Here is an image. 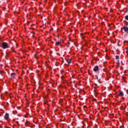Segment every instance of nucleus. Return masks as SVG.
<instances>
[{
    "mask_svg": "<svg viewBox=\"0 0 128 128\" xmlns=\"http://www.w3.org/2000/svg\"><path fill=\"white\" fill-rule=\"evenodd\" d=\"M10 45L6 42H4L2 43L1 47L4 49L7 48L9 47Z\"/></svg>",
    "mask_w": 128,
    "mask_h": 128,
    "instance_id": "obj_1",
    "label": "nucleus"
},
{
    "mask_svg": "<svg viewBox=\"0 0 128 128\" xmlns=\"http://www.w3.org/2000/svg\"><path fill=\"white\" fill-rule=\"evenodd\" d=\"M122 28L123 29L124 32L128 34V27L124 26Z\"/></svg>",
    "mask_w": 128,
    "mask_h": 128,
    "instance_id": "obj_2",
    "label": "nucleus"
},
{
    "mask_svg": "<svg viewBox=\"0 0 128 128\" xmlns=\"http://www.w3.org/2000/svg\"><path fill=\"white\" fill-rule=\"evenodd\" d=\"M98 66H96L93 69V70L94 72H96L98 70Z\"/></svg>",
    "mask_w": 128,
    "mask_h": 128,
    "instance_id": "obj_3",
    "label": "nucleus"
},
{
    "mask_svg": "<svg viewBox=\"0 0 128 128\" xmlns=\"http://www.w3.org/2000/svg\"><path fill=\"white\" fill-rule=\"evenodd\" d=\"M9 118V114L8 113H6L4 116V118L5 120H7Z\"/></svg>",
    "mask_w": 128,
    "mask_h": 128,
    "instance_id": "obj_4",
    "label": "nucleus"
},
{
    "mask_svg": "<svg viewBox=\"0 0 128 128\" xmlns=\"http://www.w3.org/2000/svg\"><path fill=\"white\" fill-rule=\"evenodd\" d=\"M120 93L118 94V96H122L123 95V93L121 91H119Z\"/></svg>",
    "mask_w": 128,
    "mask_h": 128,
    "instance_id": "obj_5",
    "label": "nucleus"
},
{
    "mask_svg": "<svg viewBox=\"0 0 128 128\" xmlns=\"http://www.w3.org/2000/svg\"><path fill=\"white\" fill-rule=\"evenodd\" d=\"M16 74L14 73H13L11 74V75L12 77L14 78H15L14 76L16 75Z\"/></svg>",
    "mask_w": 128,
    "mask_h": 128,
    "instance_id": "obj_6",
    "label": "nucleus"
},
{
    "mask_svg": "<svg viewBox=\"0 0 128 128\" xmlns=\"http://www.w3.org/2000/svg\"><path fill=\"white\" fill-rule=\"evenodd\" d=\"M116 63L117 64V66L118 67L120 66V63L118 60H117L116 61Z\"/></svg>",
    "mask_w": 128,
    "mask_h": 128,
    "instance_id": "obj_7",
    "label": "nucleus"
},
{
    "mask_svg": "<svg viewBox=\"0 0 128 128\" xmlns=\"http://www.w3.org/2000/svg\"><path fill=\"white\" fill-rule=\"evenodd\" d=\"M71 60L70 59H68L66 60L68 64H69L71 62Z\"/></svg>",
    "mask_w": 128,
    "mask_h": 128,
    "instance_id": "obj_8",
    "label": "nucleus"
},
{
    "mask_svg": "<svg viewBox=\"0 0 128 128\" xmlns=\"http://www.w3.org/2000/svg\"><path fill=\"white\" fill-rule=\"evenodd\" d=\"M61 42L60 40V41H58V42H56V45H58L60 44Z\"/></svg>",
    "mask_w": 128,
    "mask_h": 128,
    "instance_id": "obj_9",
    "label": "nucleus"
},
{
    "mask_svg": "<svg viewBox=\"0 0 128 128\" xmlns=\"http://www.w3.org/2000/svg\"><path fill=\"white\" fill-rule=\"evenodd\" d=\"M125 18L126 20H128V15H127L125 16Z\"/></svg>",
    "mask_w": 128,
    "mask_h": 128,
    "instance_id": "obj_10",
    "label": "nucleus"
},
{
    "mask_svg": "<svg viewBox=\"0 0 128 128\" xmlns=\"http://www.w3.org/2000/svg\"><path fill=\"white\" fill-rule=\"evenodd\" d=\"M4 72V71H0V74H1V75L2 76V74Z\"/></svg>",
    "mask_w": 128,
    "mask_h": 128,
    "instance_id": "obj_11",
    "label": "nucleus"
},
{
    "mask_svg": "<svg viewBox=\"0 0 128 128\" xmlns=\"http://www.w3.org/2000/svg\"><path fill=\"white\" fill-rule=\"evenodd\" d=\"M115 57H116V60H118L119 58V56H115Z\"/></svg>",
    "mask_w": 128,
    "mask_h": 128,
    "instance_id": "obj_12",
    "label": "nucleus"
},
{
    "mask_svg": "<svg viewBox=\"0 0 128 128\" xmlns=\"http://www.w3.org/2000/svg\"><path fill=\"white\" fill-rule=\"evenodd\" d=\"M16 124H18V121H17L16 122Z\"/></svg>",
    "mask_w": 128,
    "mask_h": 128,
    "instance_id": "obj_13",
    "label": "nucleus"
},
{
    "mask_svg": "<svg viewBox=\"0 0 128 128\" xmlns=\"http://www.w3.org/2000/svg\"><path fill=\"white\" fill-rule=\"evenodd\" d=\"M98 82H99V83H100V80H98Z\"/></svg>",
    "mask_w": 128,
    "mask_h": 128,
    "instance_id": "obj_14",
    "label": "nucleus"
},
{
    "mask_svg": "<svg viewBox=\"0 0 128 128\" xmlns=\"http://www.w3.org/2000/svg\"><path fill=\"white\" fill-rule=\"evenodd\" d=\"M95 76L96 77V78L98 79V77L97 76V75H96Z\"/></svg>",
    "mask_w": 128,
    "mask_h": 128,
    "instance_id": "obj_15",
    "label": "nucleus"
},
{
    "mask_svg": "<svg viewBox=\"0 0 128 128\" xmlns=\"http://www.w3.org/2000/svg\"><path fill=\"white\" fill-rule=\"evenodd\" d=\"M86 107V106H84V108Z\"/></svg>",
    "mask_w": 128,
    "mask_h": 128,
    "instance_id": "obj_16",
    "label": "nucleus"
},
{
    "mask_svg": "<svg viewBox=\"0 0 128 128\" xmlns=\"http://www.w3.org/2000/svg\"><path fill=\"white\" fill-rule=\"evenodd\" d=\"M56 54L57 55H58L59 54L58 53H56Z\"/></svg>",
    "mask_w": 128,
    "mask_h": 128,
    "instance_id": "obj_17",
    "label": "nucleus"
},
{
    "mask_svg": "<svg viewBox=\"0 0 128 128\" xmlns=\"http://www.w3.org/2000/svg\"><path fill=\"white\" fill-rule=\"evenodd\" d=\"M94 92H96V90H94Z\"/></svg>",
    "mask_w": 128,
    "mask_h": 128,
    "instance_id": "obj_18",
    "label": "nucleus"
},
{
    "mask_svg": "<svg viewBox=\"0 0 128 128\" xmlns=\"http://www.w3.org/2000/svg\"><path fill=\"white\" fill-rule=\"evenodd\" d=\"M53 30V28H52V29H51V30Z\"/></svg>",
    "mask_w": 128,
    "mask_h": 128,
    "instance_id": "obj_19",
    "label": "nucleus"
},
{
    "mask_svg": "<svg viewBox=\"0 0 128 128\" xmlns=\"http://www.w3.org/2000/svg\"><path fill=\"white\" fill-rule=\"evenodd\" d=\"M52 52V51H50V52Z\"/></svg>",
    "mask_w": 128,
    "mask_h": 128,
    "instance_id": "obj_20",
    "label": "nucleus"
},
{
    "mask_svg": "<svg viewBox=\"0 0 128 128\" xmlns=\"http://www.w3.org/2000/svg\"><path fill=\"white\" fill-rule=\"evenodd\" d=\"M52 52V51H50V52Z\"/></svg>",
    "mask_w": 128,
    "mask_h": 128,
    "instance_id": "obj_21",
    "label": "nucleus"
},
{
    "mask_svg": "<svg viewBox=\"0 0 128 128\" xmlns=\"http://www.w3.org/2000/svg\"><path fill=\"white\" fill-rule=\"evenodd\" d=\"M126 26H128V24H126Z\"/></svg>",
    "mask_w": 128,
    "mask_h": 128,
    "instance_id": "obj_22",
    "label": "nucleus"
},
{
    "mask_svg": "<svg viewBox=\"0 0 128 128\" xmlns=\"http://www.w3.org/2000/svg\"><path fill=\"white\" fill-rule=\"evenodd\" d=\"M127 49L128 50V47L127 48Z\"/></svg>",
    "mask_w": 128,
    "mask_h": 128,
    "instance_id": "obj_23",
    "label": "nucleus"
},
{
    "mask_svg": "<svg viewBox=\"0 0 128 128\" xmlns=\"http://www.w3.org/2000/svg\"><path fill=\"white\" fill-rule=\"evenodd\" d=\"M0 74L1 75V74Z\"/></svg>",
    "mask_w": 128,
    "mask_h": 128,
    "instance_id": "obj_24",
    "label": "nucleus"
},
{
    "mask_svg": "<svg viewBox=\"0 0 128 128\" xmlns=\"http://www.w3.org/2000/svg\"><path fill=\"white\" fill-rule=\"evenodd\" d=\"M124 21L126 22V21Z\"/></svg>",
    "mask_w": 128,
    "mask_h": 128,
    "instance_id": "obj_25",
    "label": "nucleus"
}]
</instances>
